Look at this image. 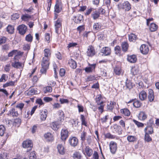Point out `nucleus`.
Wrapping results in <instances>:
<instances>
[{
  "mask_svg": "<svg viewBox=\"0 0 159 159\" xmlns=\"http://www.w3.org/2000/svg\"><path fill=\"white\" fill-rule=\"evenodd\" d=\"M22 146L24 148H30L29 150L27 151V152H28L31 150V148L33 146V144L31 141L29 140H26L23 141L22 144Z\"/></svg>",
  "mask_w": 159,
  "mask_h": 159,
  "instance_id": "nucleus-1",
  "label": "nucleus"
},
{
  "mask_svg": "<svg viewBox=\"0 0 159 159\" xmlns=\"http://www.w3.org/2000/svg\"><path fill=\"white\" fill-rule=\"evenodd\" d=\"M110 149L111 152L112 154H114L117 150V144L113 141H111L109 144Z\"/></svg>",
  "mask_w": 159,
  "mask_h": 159,
  "instance_id": "nucleus-2",
  "label": "nucleus"
},
{
  "mask_svg": "<svg viewBox=\"0 0 159 159\" xmlns=\"http://www.w3.org/2000/svg\"><path fill=\"white\" fill-rule=\"evenodd\" d=\"M39 93L37 90L34 88H29L28 90L25 92L24 94L25 96H32Z\"/></svg>",
  "mask_w": 159,
  "mask_h": 159,
  "instance_id": "nucleus-3",
  "label": "nucleus"
},
{
  "mask_svg": "<svg viewBox=\"0 0 159 159\" xmlns=\"http://www.w3.org/2000/svg\"><path fill=\"white\" fill-rule=\"evenodd\" d=\"M17 29L19 31V33L23 35L26 33L27 30V27L25 25L22 24L18 27Z\"/></svg>",
  "mask_w": 159,
  "mask_h": 159,
  "instance_id": "nucleus-4",
  "label": "nucleus"
},
{
  "mask_svg": "<svg viewBox=\"0 0 159 159\" xmlns=\"http://www.w3.org/2000/svg\"><path fill=\"white\" fill-rule=\"evenodd\" d=\"M82 152L84 155L89 157L92 155L93 151L89 146H86L84 149H83Z\"/></svg>",
  "mask_w": 159,
  "mask_h": 159,
  "instance_id": "nucleus-5",
  "label": "nucleus"
},
{
  "mask_svg": "<svg viewBox=\"0 0 159 159\" xmlns=\"http://www.w3.org/2000/svg\"><path fill=\"white\" fill-rule=\"evenodd\" d=\"M62 20L61 19H58L55 21V31L56 33L58 34L59 29L61 26Z\"/></svg>",
  "mask_w": 159,
  "mask_h": 159,
  "instance_id": "nucleus-6",
  "label": "nucleus"
},
{
  "mask_svg": "<svg viewBox=\"0 0 159 159\" xmlns=\"http://www.w3.org/2000/svg\"><path fill=\"white\" fill-rule=\"evenodd\" d=\"M61 138L63 140L65 141L68 136V131L66 129H62L61 133Z\"/></svg>",
  "mask_w": 159,
  "mask_h": 159,
  "instance_id": "nucleus-7",
  "label": "nucleus"
},
{
  "mask_svg": "<svg viewBox=\"0 0 159 159\" xmlns=\"http://www.w3.org/2000/svg\"><path fill=\"white\" fill-rule=\"evenodd\" d=\"M121 8L126 11H128L131 9V5L128 1H125L121 5Z\"/></svg>",
  "mask_w": 159,
  "mask_h": 159,
  "instance_id": "nucleus-8",
  "label": "nucleus"
},
{
  "mask_svg": "<svg viewBox=\"0 0 159 159\" xmlns=\"http://www.w3.org/2000/svg\"><path fill=\"white\" fill-rule=\"evenodd\" d=\"M95 50L93 47L92 46H89L88 48L87 54L89 57H92L95 54Z\"/></svg>",
  "mask_w": 159,
  "mask_h": 159,
  "instance_id": "nucleus-9",
  "label": "nucleus"
},
{
  "mask_svg": "<svg viewBox=\"0 0 159 159\" xmlns=\"http://www.w3.org/2000/svg\"><path fill=\"white\" fill-rule=\"evenodd\" d=\"M140 50L141 52L143 54H147L149 51V48L148 46L145 44L142 45L140 48Z\"/></svg>",
  "mask_w": 159,
  "mask_h": 159,
  "instance_id": "nucleus-10",
  "label": "nucleus"
},
{
  "mask_svg": "<svg viewBox=\"0 0 159 159\" xmlns=\"http://www.w3.org/2000/svg\"><path fill=\"white\" fill-rule=\"evenodd\" d=\"M49 59L50 58L48 57H43L41 63L42 66L48 67L50 64Z\"/></svg>",
  "mask_w": 159,
  "mask_h": 159,
  "instance_id": "nucleus-11",
  "label": "nucleus"
},
{
  "mask_svg": "<svg viewBox=\"0 0 159 159\" xmlns=\"http://www.w3.org/2000/svg\"><path fill=\"white\" fill-rule=\"evenodd\" d=\"M73 19L75 23H80L83 20V16L80 14L77 15L76 16H74Z\"/></svg>",
  "mask_w": 159,
  "mask_h": 159,
  "instance_id": "nucleus-12",
  "label": "nucleus"
},
{
  "mask_svg": "<svg viewBox=\"0 0 159 159\" xmlns=\"http://www.w3.org/2000/svg\"><path fill=\"white\" fill-rule=\"evenodd\" d=\"M48 114V111L46 109L41 110L40 113V118L42 121L45 120Z\"/></svg>",
  "mask_w": 159,
  "mask_h": 159,
  "instance_id": "nucleus-13",
  "label": "nucleus"
},
{
  "mask_svg": "<svg viewBox=\"0 0 159 159\" xmlns=\"http://www.w3.org/2000/svg\"><path fill=\"white\" fill-rule=\"evenodd\" d=\"M147 117V115L146 113L144 111H141L139 113L138 116V119L141 121H143L145 120Z\"/></svg>",
  "mask_w": 159,
  "mask_h": 159,
  "instance_id": "nucleus-14",
  "label": "nucleus"
},
{
  "mask_svg": "<svg viewBox=\"0 0 159 159\" xmlns=\"http://www.w3.org/2000/svg\"><path fill=\"white\" fill-rule=\"evenodd\" d=\"M69 142L70 145L73 147H75L78 144V140L77 138L75 137L70 138L69 140Z\"/></svg>",
  "mask_w": 159,
  "mask_h": 159,
  "instance_id": "nucleus-15",
  "label": "nucleus"
},
{
  "mask_svg": "<svg viewBox=\"0 0 159 159\" xmlns=\"http://www.w3.org/2000/svg\"><path fill=\"white\" fill-rule=\"evenodd\" d=\"M44 137L45 139L48 141H53L54 139L53 135L50 132L44 134Z\"/></svg>",
  "mask_w": 159,
  "mask_h": 159,
  "instance_id": "nucleus-16",
  "label": "nucleus"
},
{
  "mask_svg": "<svg viewBox=\"0 0 159 159\" xmlns=\"http://www.w3.org/2000/svg\"><path fill=\"white\" fill-rule=\"evenodd\" d=\"M147 97V94L146 92L144 90H142L139 94V99L142 101L145 100Z\"/></svg>",
  "mask_w": 159,
  "mask_h": 159,
  "instance_id": "nucleus-17",
  "label": "nucleus"
},
{
  "mask_svg": "<svg viewBox=\"0 0 159 159\" xmlns=\"http://www.w3.org/2000/svg\"><path fill=\"white\" fill-rule=\"evenodd\" d=\"M154 98L153 90L151 89H148V101L150 102H152Z\"/></svg>",
  "mask_w": 159,
  "mask_h": 159,
  "instance_id": "nucleus-18",
  "label": "nucleus"
},
{
  "mask_svg": "<svg viewBox=\"0 0 159 159\" xmlns=\"http://www.w3.org/2000/svg\"><path fill=\"white\" fill-rule=\"evenodd\" d=\"M89 67H86L84 69L85 71L87 73H90L92 72L95 69L96 66L95 64H89Z\"/></svg>",
  "mask_w": 159,
  "mask_h": 159,
  "instance_id": "nucleus-19",
  "label": "nucleus"
},
{
  "mask_svg": "<svg viewBox=\"0 0 159 159\" xmlns=\"http://www.w3.org/2000/svg\"><path fill=\"white\" fill-rule=\"evenodd\" d=\"M96 102L97 105L99 106L98 107V109L99 112L101 114L103 112L104 110V105H103V102L102 101L100 102L97 99L96 100Z\"/></svg>",
  "mask_w": 159,
  "mask_h": 159,
  "instance_id": "nucleus-20",
  "label": "nucleus"
},
{
  "mask_svg": "<svg viewBox=\"0 0 159 159\" xmlns=\"http://www.w3.org/2000/svg\"><path fill=\"white\" fill-rule=\"evenodd\" d=\"M57 148L59 153L61 155H63L65 153V150L62 145L58 144L57 147Z\"/></svg>",
  "mask_w": 159,
  "mask_h": 159,
  "instance_id": "nucleus-21",
  "label": "nucleus"
},
{
  "mask_svg": "<svg viewBox=\"0 0 159 159\" xmlns=\"http://www.w3.org/2000/svg\"><path fill=\"white\" fill-rule=\"evenodd\" d=\"M14 61L12 62V66L16 68H19L22 66V64L18 61H15L16 59V56L14 58Z\"/></svg>",
  "mask_w": 159,
  "mask_h": 159,
  "instance_id": "nucleus-22",
  "label": "nucleus"
},
{
  "mask_svg": "<svg viewBox=\"0 0 159 159\" xmlns=\"http://www.w3.org/2000/svg\"><path fill=\"white\" fill-rule=\"evenodd\" d=\"M50 126L54 130H57L59 128V126L58 122L54 121L52 122L50 124Z\"/></svg>",
  "mask_w": 159,
  "mask_h": 159,
  "instance_id": "nucleus-23",
  "label": "nucleus"
},
{
  "mask_svg": "<svg viewBox=\"0 0 159 159\" xmlns=\"http://www.w3.org/2000/svg\"><path fill=\"white\" fill-rule=\"evenodd\" d=\"M68 64L69 66L73 69H75L77 67L76 62L72 59H70L68 60Z\"/></svg>",
  "mask_w": 159,
  "mask_h": 159,
  "instance_id": "nucleus-24",
  "label": "nucleus"
},
{
  "mask_svg": "<svg viewBox=\"0 0 159 159\" xmlns=\"http://www.w3.org/2000/svg\"><path fill=\"white\" fill-rule=\"evenodd\" d=\"M100 16V13L97 10H93L91 14V17L94 20L98 19Z\"/></svg>",
  "mask_w": 159,
  "mask_h": 159,
  "instance_id": "nucleus-25",
  "label": "nucleus"
},
{
  "mask_svg": "<svg viewBox=\"0 0 159 159\" xmlns=\"http://www.w3.org/2000/svg\"><path fill=\"white\" fill-rule=\"evenodd\" d=\"M127 60L131 63H134L137 60L136 56L135 55L128 56L127 58Z\"/></svg>",
  "mask_w": 159,
  "mask_h": 159,
  "instance_id": "nucleus-26",
  "label": "nucleus"
},
{
  "mask_svg": "<svg viewBox=\"0 0 159 159\" xmlns=\"http://www.w3.org/2000/svg\"><path fill=\"white\" fill-rule=\"evenodd\" d=\"M102 52L105 55H108L111 53V49L108 47H104L102 48Z\"/></svg>",
  "mask_w": 159,
  "mask_h": 159,
  "instance_id": "nucleus-27",
  "label": "nucleus"
},
{
  "mask_svg": "<svg viewBox=\"0 0 159 159\" xmlns=\"http://www.w3.org/2000/svg\"><path fill=\"white\" fill-rule=\"evenodd\" d=\"M9 115H11L13 117H17L18 115V113L17 111H16L15 108L11 109L9 111V113L8 114Z\"/></svg>",
  "mask_w": 159,
  "mask_h": 159,
  "instance_id": "nucleus-28",
  "label": "nucleus"
},
{
  "mask_svg": "<svg viewBox=\"0 0 159 159\" xmlns=\"http://www.w3.org/2000/svg\"><path fill=\"white\" fill-rule=\"evenodd\" d=\"M139 71V67L137 66L133 67L131 70V72L134 75H137L138 74Z\"/></svg>",
  "mask_w": 159,
  "mask_h": 159,
  "instance_id": "nucleus-29",
  "label": "nucleus"
},
{
  "mask_svg": "<svg viewBox=\"0 0 159 159\" xmlns=\"http://www.w3.org/2000/svg\"><path fill=\"white\" fill-rule=\"evenodd\" d=\"M120 127L117 125H114L112 127L113 132H116L119 134L120 133L119 130L120 129Z\"/></svg>",
  "mask_w": 159,
  "mask_h": 159,
  "instance_id": "nucleus-30",
  "label": "nucleus"
},
{
  "mask_svg": "<svg viewBox=\"0 0 159 159\" xmlns=\"http://www.w3.org/2000/svg\"><path fill=\"white\" fill-rule=\"evenodd\" d=\"M145 133H148L149 134H152L153 133V128L151 126H147L144 129Z\"/></svg>",
  "mask_w": 159,
  "mask_h": 159,
  "instance_id": "nucleus-31",
  "label": "nucleus"
},
{
  "mask_svg": "<svg viewBox=\"0 0 159 159\" xmlns=\"http://www.w3.org/2000/svg\"><path fill=\"white\" fill-rule=\"evenodd\" d=\"M116 104V103L114 102L110 101V102H108L107 105V109L112 110L114 108V105H115Z\"/></svg>",
  "mask_w": 159,
  "mask_h": 159,
  "instance_id": "nucleus-32",
  "label": "nucleus"
},
{
  "mask_svg": "<svg viewBox=\"0 0 159 159\" xmlns=\"http://www.w3.org/2000/svg\"><path fill=\"white\" fill-rule=\"evenodd\" d=\"M122 50L125 52H126L129 48V45L127 43L125 42H123L121 44Z\"/></svg>",
  "mask_w": 159,
  "mask_h": 159,
  "instance_id": "nucleus-33",
  "label": "nucleus"
},
{
  "mask_svg": "<svg viewBox=\"0 0 159 159\" xmlns=\"http://www.w3.org/2000/svg\"><path fill=\"white\" fill-rule=\"evenodd\" d=\"M157 26L154 23H152L151 24L149 29L151 32L155 31L157 29Z\"/></svg>",
  "mask_w": 159,
  "mask_h": 159,
  "instance_id": "nucleus-34",
  "label": "nucleus"
},
{
  "mask_svg": "<svg viewBox=\"0 0 159 159\" xmlns=\"http://www.w3.org/2000/svg\"><path fill=\"white\" fill-rule=\"evenodd\" d=\"M121 113L124 114L125 116H129L130 114V112L129 110L126 108H125L120 110Z\"/></svg>",
  "mask_w": 159,
  "mask_h": 159,
  "instance_id": "nucleus-35",
  "label": "nucleus"
},
{
  "mask_svg": "<svg viewBox=\"0 0 159 159\" xmlns=\"http://www.w3.org/2000/svg\"><path fill=\"white\" fill-rule=\"evenodd\" d=\"M137 38V36L133 34H131L129 36V39L130 41L134 42Z\"/></svg>",
  "mask_w": 159,
  "mask_h": 159,
  "instance_id": "nucleus-36",
  "label": "nucleus"
},
{
  "mask_svg": "<svg viewBox=\"0 0 159 159\" xmlns=\"http://www.w3.org/2000/svg\"><path fill=\"white\" fill-rule=\"evenodd\" d=\"M101 25L100 23L96 22L93 25V29L95 30H98L101 29Z\"/></svg>",
  "mask_w": 159,
  "mask_h": 159,
  "instance_id": "nucleus-37",
  "label": "nucleus"
},
{
  "mask_svg": "<svg viewBox=\"0 0 159 159\" xmlns=\"http://www.w3.org/2000/svg\"><path fill=\"white\" fill-rule=\"evenodd\" d=\"M133 104L135 107L139 108L141 106L142 103L139 100L135 99Z\"/></svg>",
  "mask_w": 159,
  "mask_h": 159,
  "instance_id": "nucleus-38",
  "label": "nucleus"
},
{
  "mask_svg": "<svg viewBox=\"0 0 159 159\" xmlns=\"http://www.w3.org/2000/svg\"><path fill=\"white\" fill-rule=\"evenodd\" d=\"M44 57H48V58H50V51L48 49H45L44 50Z\"/></svg>",
  "mask_w": 159,
  "mask_h": 159,
  "instance_id": "nucleus-39",
  "label": "nucleus"
},
{
  "mask_svg": "<svg viewBox=\"0 0 159 159\" xmlns=\"http://www.w3.org/2000/svg\"><path fill=\"white\" fill-rule=\"evenodd\" d=\"M37 106H34L31 109V111L30 112V111H29L27 112V115H28L27 116H26V115L25 116V117H28V116L29 115V114L30 113L31 116H32V115L34 113L35 110L37 109Z\"/></svg>",
  "mask_w": 159,
  "mask_h": 159,
  "instance_id": "nucleus-40",
  "label": "nucleus"
},
{
  "mask_svg": "<svg viewBox=\"0 0 159 159\" xmlns=\"http://www.w3.org/2000/svg\"><path fill=\"white\" fill-rule=\"evenodd\" d=\"M144 140L145 141L148 142L152 141V139L149 135L148 133H145L144 136Z\"/></svg>",
  "mask_w": 159,
  "mask_h": 159,
  "instance_id": "nucleus-41",
  "label": "nucleus"
},
{
  "mask_svg": "<svg viewBox=\"0 0 159 159\" xmlns=\"http://www.w3.org/2000/svg\"><path fill=\"white\" fill-rule=\"evenodd\" d=\"M133 121L139 128L143 127L144 126V125L143 123L140 122L134 119H133Z\"/></svg>",
  "mask_w": 159,
  "mask_h": 159,
  "instance_id": "nucleus-42",
  "label": "nucleus"
},
{
  "mask_svg": "<svg viewBox=\"0 0 159 159\" xmlns=\"http://www.w3.org/2000/svg\"><path fill=\"white\" fill-rule=\"evenodd\" d=\"M33 37L30 34L27 35L25 38V40L27 42H31L33 41Z\"/></svg>",
  "mask_w": 159,
  "mask_h": 159,
  "instance_id": "nucleus-43",
  "label": "nucleus"
},
{
  "mask_svg": "<svg viewBox=\"0 0 159 159\" xmlns=\"http://www.w3.org/2000/svg\"><path fill=\"white\" fill-rule=\"evenodd\" d=\"M127 140L129 142H134L136 141V138L134 136L132 135L128 136L127 137Z\"/></svg>",
  "mask_w": 159,
  "mask_h": 159,
  "instance_id": "nucleus-44",
  "label": "nucleus"
},
{
  "mask_svg": "<svg viewBox=\"0 0 159 159\" xmlns=\"http://www.w3.org/2000/svg\"><path fill=\"white\" fill-rule=\"evenodd\" d=\"M7 30L9 33L12 34L14 32V27L11 25H9L7 27Z\"/></svg>",
  "mask_w": 159,
  "mask_h": 159,
  "instance_id": "nucleus-45",
  "label": "nucleus"
},
{
  "mask_svg": "<svg viewBox=\"0 0 159 159\" xmlns=\"http://www.w3.org/2000/svg\"><path fill=\"white\" fill-rule=\"evenodd\" d=\"M114 72L116 75H119L121 73V71L120 67H116L114 69Z\"/></svg>",
  "mask_w": 159,
  "mask_h": 159,
  "instance_id": "nucleus-46",
  "label": "nucleus"
},
{
  "mask_svg": "<svg viewBox=\"0 0 159 159\" xmlns=\"http://www.w3.org/2000/svg\"><path fill=\"white\" fill-rule=\"evenodd\" d=\"M5 128L2 125H0V136H2L5 133Z\"/></svg>",
  "mask_w": 159,
  "mask_h": 159,
  "instance_id": "nucleus-47",
  "label": "nucleus"
},
{
  "mask_svg": "<svg viewBox=\"0 0 159 159\" xmlns=\"http://www.w3.org/2000/svg\"><path fill=\"white\" fill-rule=\"evenodd\" d=\"M8 157V154L7 152H4L0 154V159H7Z\"/></svg>",
  "mask_w": 159,
  "mask_h": 159,
  "instance_id": "nucleus-48",
  "label": "nucleus"
},
{
  "mask_svg": "<svg viewBox=\"0 0 159 159\" xmlns=\"http://www.w3.org/2000/svg\"><path fill=\"white\" fill-rule=\"evenodd\" d=\"M31 18V17L28 14H25L22 15L21 16V19L23 20L27 21L28 20Z\"/></svg>",
  "mask_w": 159,
  "mask_h": 159,
  "instance_id": "nucleus-49",
  "label": "nucleus"
},
{
  "mask_svg": "<svg viewBox=\"0 0 159 159\" xmlns=\"http://www.w3.org/2000/svg\"><path fill=\"white\" fill-rule=\"evenodd\" d=\"M105 137L106 138L109 139H114L115 138V136L112 135L109 133L105 134Z\"/></svg>",
  "mask_w": 159,
  "mask_h": 159,
  "instance_id": "nucleus-50",
  "label": "nucleus"
},
{
  "mask_svg": "<svg viewBox=\"0 0 159 159\" xmlns=\"http://www.w3.org/2000/svg\"><path fill=\"white\" fill-rule=\"evenodd\" d=\"M15 82L11 81L9 82H7L3 85V88H6L11 86H13L14 85Z\"/></svg>",
  "mask_w": 159,
  "mask_h": 159,
  "instance_id": "nucleus-51",
  "label": "nucleus"
},
{
  "mask_svg": "<svg viewBox=\"0 0 159 159\" xmlns=\"http://www.w3.org/2000/svg\"><path fill=\"white\" fill-rule=\"evenodd\" d=\"M44 92L45 93H50L52 91V89L51 87L48 86L44 88Z\"/></svg>",
  "mask_w": 159,
  "mask_h": 159,
  "instance_id": "nucleus-52",
  "label": "nucleus"
},
{
  "mask_svg": "<svg viewBox=\"0 0 159 159\" xmlns=\"http://www.w3.org/2000/svg\"><path fill=\"white\" fill-rule=\"evenodd\" d=\"M87 135V133L85 131H83L82 132L80 138L81 139V140L84 141L86 139L85 138Z\"/></svg>",
  "mask_w": 159,
  "mask_h": 159,
  "instance_id": "nucleus-53",
  "label": "nucleus"
},
{
  "mask_svg": "<svg viewBox=\"0 0 159 159\" xmlns=\"http://www.w3.org/2000/svg\"><path fill=\"white\" fill-rule=\"evenodd\" d=\"M125 85L126 88L128 89H130L132 88V85L131 83L128 81L127 79L126 80Z\"/></svg>",
  "mask_w": 159,
  "mask_h": 159,
  "instance_id": "nucleus-54",
  "label": "nucleus"
},
{
  "mask_svg": "<svg viewBox=\"0 0 159 159\" xmlns=\"http://www.w3.org/2000/svg\"><path fill=\"white\" fill-rule=\"evenodd\" d=\"M29 159H36V156L35 152H31L29 155Z\"/></svg>",
  "mask_w": 159,
  "mask_h": 159,
  "instance_id": "nucleus-55",
  "label": "nucleus"
},
{
  "mask_svg": "<svg viewBox=\"0 0 159 159\" xmlns=\"http://www.w3.org/2000/svg\"><path fill=\"white\" fill-rule=\"evenodd\" d=\"M59 114L60 115V117L61 119L60 120H64V115L63 112L61 110H59L58 111Z\"/></svg>",
  "mask_w": 159,
  "mask_h": 159,
  "instance_id": "nucleus-56",
  "label": "nucleus"
},
{
  "mask_svg": "<svg viewBox=\"0 0 159 159\" xmlns=\"http://www.w3.org/2000/svg\"><path fill=\"white\" fill-rule=\"evenodd\" d=\"M115 51V53L116 54H120V48L119 46H117L114 48Z\"/></svg>",
  "mask_w": 159,
  "mask_h": 159,
  "instance_id": "nucleus-57",
  "label": "nucleus"
},
{
  "mask_svg": "<svg viewBox=\"0 0 159 159\" xmlns=\"http://www.w3.org/2000/svg\"><path fill=\"white\" fill-rule=\"evenodd\" d=\"M7 40V39L5 37L3 36L0 38V45L5 43Z\"/></svg>",
  "mask_w": 159,
  "mask_h": 159,
  "instance_id": "nucleus-58",
  "label": "nucleus"
},
{
  "mask_svg": "<svg viewBox=\"0 0 159 159\" xmlns=\"http://www.w3.org/2000/svg\"><path fill=\"white\" fill-rule=\"evenodd\" d=\"M19 17V15L18 13L13 14L11 16V19L12 20H16Z\"/></svg>",
  "mask_w": 159,
  "mask_h": 159,
  "instance_id": "nucleus-59",
  "label": "nucleus"
},
{
  "mask_svg": "<svg viewBox=\"0 0 159 159\" xmlns=\"http://www.w3.org/2000/svg\"><path fill=\"white\" fill-rule=\"evenodd\" d=\"M54 11L57 13H59L61 11V9L59 7V5L58 4H56L54 7Z\"/></svg>",
  "mask_w": 159,
  "mask_h": 159,
  "instance_id": "nucleus-60",
  "label": "nucleus"
},
{
  "mask_svg": "<svg viewBox=\"0 0 159 159\" xmlns=\"http://www.w3.org/2000/svg\"><path fill=\"white\" fill-rule=\"evenodd\" d=\"M24 105L25 104L23 103H19L16 105V107L19 109L21 111L22 109L23 108Z\"/></svg>",
  "mask_w": 159,
  "mask_h": 159,
  "instance_id": "nucleus-61",
  "label": "nucleus"
},
{
  "mask_svg": "<svg viewBox=\"0 0 159 159\" xmlns=\"http://www.w3.org/2000/svg\"><path fill=\"white\" fill-rule=\"evenodd\" d=\"M77 45V43H70L68 44L67 48H70L76 47Z\"/></svg>",
  "mask_w": 159,
  "mask_h": 159,
  "instance_id": "nucleus-62",
  "label": "nucleus"
},
{
  "mask_svg": "<svg viewBox=\"0 0 159 159\" xmlns=\"http://www.w3.org/2000/svg\"><path fill=\"white\" fill-rule=\"evenodd\" d=\"M108 117V116L107 115L105 116L104 117L101 118L100 119V120H101V122L102 123H106L107 121Z\"/></svg>",
  "mask_w": 159,
  "mask_h": 159,
  "instance_id": "nucleus-63",
  "label": "nucleus"
},
{
  "mask_svg": "<svg viewBox=\"0 0 159 159\" xmlns=\"http://www.w3.org/2000/svg\"><path fill=\"white\" fill-rule=\"evenodd\" d=\"M50 34L47 33L45 34V40L46 41H47L48 43H49L50 42Z\"/></svg>",
  "mask_w": 159,
  "mask_h": 159,
  "instance_id": "nucleus-64",
  "label": "nucleus"
}]
</instances>
